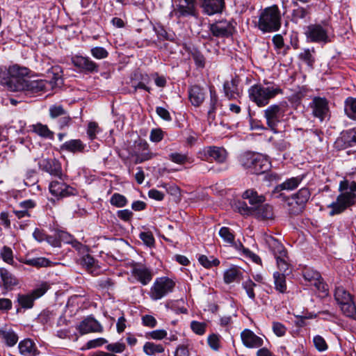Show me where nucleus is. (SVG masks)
<instances>
[{
    "label": "nucleus",
    "instance_id": "33",
    "mask_svg": "<svg viewBox=\"0 0 356 356\" xmlns=\"http://www.w3.org/2000/svg\"><path fill=\"white\" fill-rule=\"evenodd\" d=\"M238 80L232 79L230 81H226L224 83V90L225 95L229 99H235L239 97L241 90L238 88Z\"/></svg>",
    "mask_w": 356,
    "mask_h": 356
},
{
    "label": "nucleus",
    "instance_id": "45",
    "mask_svg": "<svg viewBox=\"0 0 356 356\" xmlns=\"http://www.w3.org/2000/svg\"><path fill=\"white\" fill-rule=\"evenodd\" d=\"M143 244L147 248H152L155 245V239L151 231L145 229L144 231L140 232L138 235Z\"/></svg>",
    "mask_w": 356,
    "mask_h": 356
},
{
    "label": "nucleus",
    "instance_id": "6",
    "mask_svg": "<svg viewBox=\"0 0 356 356\" xmlns=\"http://www.w3.org/2000/svg\"><path fill=\"white\" fill-rule=\"evenodd\" d=\"M334 296L343 315L356 320V300L353 299L349 291L343 286H337Z\"/></svg>",
    "mask_w": 356,
    "mask_h": 356
},
{
    "label": "nucleus",
    "instance_id": "26",
    "mask_svg": "<svg viewBox=\"0 0 356 356\" xmlns=\"http://www.w3.org/2000/svg\"><path fill=\"white\" fill-rule=\"evenodd\" d=\"M225 6V0H203L202 8L208 15L220 13Z\"/></svg>",
    "mask_w": 356,
    "mask_h": 356
},
{
    "label": "nucleus",
    "instance_id": "46",
    "mask_svg": "<svg viewBox=\"0 0 356 356\" xmlns=\"http://www.w3.org/2000/svg\"><path fill=\"white\" fill-rule=\"evenodd\" d=\"M218 234L225 243L229 245H234L235 236L230 228L227 227H222L220 229Z\"/></svg>",
    "mask_w": 356,
    "mask_h": 356
},
{
    "label": "nucleus",
    "instance_id": "34",
    "mask_svg": "<svg viewBox=\"0 0 356 356\" xmlns=\"http://www.w3.org/2000/svg\"><path fill=\"white\" fill-rule=\"evenodd\" d=\"M189 99L195 106H200L204 99L203 89L198 86H193L189 90Z\"/></svg>",
    "mask_w": 356,
    "mask_h": 356
},
{
    "label": "nucleus",
    "instance_id": "57",
    "mask_svg": "<svg viewBox=\"0 0 356 356\" xmlns=\"http://www.w3.org/2000/svg\"><path fill=\"white\" fill-rule=\"evenodd\" d=\"M111 204L117 207H122L127 203V200L124 196L119 193H114L111 197Z\"/></svg>",
    "mask_w": 356,
    "mask_h": 356
},
{
    "label": "nucleus",
    "instance_id": "9",
    "mask_svg": "<svg viewBox=\"0 0 356 356\" xmlns=\"http://www.w3.org/2000/svg\"><path fill=\"white\" fill-rule=\"evenodd\" d=\"M305 35L310 42L326 44L330 42L327 30L319 24H312L305 29Z\"/></svg>",
    "mask_w": 356,
    "mask_h": 356
},
{
    "label": "nucleus",
    "instance_id": "37",
    "mask_svg": "<svg viewBox=\"0 0 356 356\" xmlns=\"http://www.w3.org/2000/svg\"><path fill=\"white\" fill-rule=\"evenodd\" d=\"M0 337L7 346L13 347L18 341V336L13 330H0Z\"/></svg>",
    "mask_w": 356,
    "mask_h": 356
},
{
    "label": "nucleus",
    "instance_id": "52",
    "mask_svg": "<svg viewBox=\"0 0 356 356\" xmlns=\"http://www.w3.org/2000/svg\"><path fill=\"white\" fill-rule=\"evenodd\" d=\"M236 209L243 216H253L254 207H248L245 202L239 201L236 204Z\"/></svg>",
    "mask_w": 356,
    "mask_h": 356
},
{
    "label": "nucleus",
    "instance_id": "62",
    "mask_svg": "<svg viewBox=\"0 0 356 356\" xmlns=\"http://www.w3.org/2000/svg\"><path fill=\"white\" fill-rule=\"evenodd\" d=\"M273 43L277 52H281V50L284 47V38L282 35L276 34L273 37Z\"/></svg>",
    "mask_w": 356,
    "mask_h": 356
},
{
    "label": "nucleus",
    "instance_id": "43",
    "mask_svg": "<svg viewBox=\"0 0 356 356\" xmlns=\"http://www.w3.org/2000/svg\"><path fill=\"white\" fill-rule=\"evenodd\" d=\"M165 350L162 344H157L153 342H146L143 346V351L147 355H154L156 354L162 353Z\"/></svg>",
    "mask_w": 356,
    "mask_h": 356
},
{
    "label": "nucleus",
    "instance_id": "1",
    "mask_svg": "<svg viewBox=\"0 0 356 356\" xmlns=\"http://www.w3.org/2000/svg\"><path fill=\"white\" fill-rule=\"evenodd\" d=\"M29 69L15 65L0 68V84L12 92L24 91L28 79Z\"/></svg>",
    "mask_w": 356,
    "mask_h": 356
},
{
    "label": "nucleus",
    "instance_id": "50",
    "mask_svg": "<svg viewBox=\"0 0 356 356\" xmlns=\"http://www.w3.org/2000/svg\"><path fill=\"white\" fill-rule=\"evenodd\" d=\"M65 113H50L52 118H58V124L60 129L67 127L72 122V118L69 115H60V114H65Z\"/></svg>",
    "mask_w": 356,
    "mask_h": 356
},
{
    "label": "nucleus",
    "instance_id": "3",
    "mask_svg": "<svg viewBox=\"0 0 356 356\" xmlns=\"http://www.w3.org/2000/svg\"><path fill=\"white\" fill-rule=\"evenodd\" d=\"M240 164L248 173L260 175L267 171L270 163L267 156L254 152H245L239 156Z\"/></svg>",
    "mask_w": 356,
    "mask_h": 356
},
{
    "label": "nucleus",
    "instance_id": "18",
    "mask_svg": "<svg viewBox=\"0 0 356 356\" xmlns=\"http://www.w3.org/2000/svg\"><path fill=\"white\" fill-rule=\"evenodd\" d=\"M154 275V270L149 266L135 264V282L141 286L148 285Z\"/></svg>",
    "mask_w": 356,
    "mask_h": 356
},
{
    "label": "nucleus",
    "instance_id": "7",
    "mask_svg": "<svg viewBox=\"0 0 356 356\" xmlns=\"http://www.w3.org/2000/svg\"><path fill=\"white\" fill-rule=\"evenodd\" d=\"M175 285V282L168 277H156L150 288L149 296L152 300H161L171 293Z\"/></svg>",
    "mask_w": 356,
    "mask_h": 356
},
{
    "label": "nucleus",
    "instance_id": "47",
    "mask_svg": "<svg viewBox=\"0 0 356 356\" xmlns=\"http://www.w3.org/2000/svg\"><path fill=\"white\" fill-rule=\"evenodd\" d=\"M32 131L40 136L44 138H51L53 137V132H51L47 125L38 123L31 126Z\"/></svg>",
    "mask_w": 356,
    "mask_h": 356
},
{
    "label": "nucleus",
    "instance_id": "11",
    "mask_svg": "<svg viewBox=\"0 0 356 356\" xmlns=\"http://www.w3.org/2000/svg\"><path fill=\"white\" fill-rule=\"evenodd\" d=\"M234 22L227 20H220L210 24L209 31L213 36L216 38H229L234 32Z\"/></svg>",
    "mask_w": 356,
    "mask_h": 356
},
{
    "label": "nucleus",
    "instance_id": "20",
    "mask_svg": "<svg viewBox=\"0 0 356 356\" xmlns=\"http://www.w3.org/2000/svg\"><path fill=\"white\" fill-rule=\"evenodd\" d=\"M77 329L81 334L90 332L102 333L104 331L102 325L92 316L85 318L79 323Z\"/></svg>",
    "mask_w": 356,
    "mask_h": 356
},
{
    "label": "nucleus",
    "instance_id": "12",
    "mask_svg": "<svg viewBox=\"0 0 356 356\" xmlns=\"http://www.w3.org/2000/svg\"><path fill=\"white\" fill-rule=\"evenodd\" d=\"M72 63L79 72L84 74H95L99 72V65L90 57L76 55L72 58Z\"/></svg>",
    "mask_w": 356,
    "mask_h": 356
},
{
    "label": "nucleus",
    "instance_id": "15",
    "mask_svg": "<svg viewBox=\"0 0 356 356\" xmlns=\"http://www.w3.org/2000/svg\"><path fill=\"white\" fill-rule=\"evenodd\" d=\"M302 275L305 280L308 282L309 285L315 286L318 291L325 293L327 291V285L318 271L312 268H305L303 270Z\"/></svg>",
    "mask_w": 356,
    "mask_h": 356
},
{
    "label": "nucleus",
    "instance_id": "48",
    "mask_svg": "<svg viewBox=\"0 0 356 356\" xmlns=\"http://www.w3.org/2000/svg\"><path fill=\"white\" fill-rule=\"evenodd\" d=\"M277 262V266L280 273L288 274L289 264L288 262L287 254L285 255L280 254L278 257H275Z\"/></svg>",
    "mask_w": 356,
    "mask_h": 356
},
{
    "label": "nucleus",
    "instance_id": "42",
    "mask_svg": "<svg viewBox=\"0 0 356 356\" xmlns=\"http://www.w3.org/2000/svg\"><path fill=\"white\" fill-rule=\"evenodd\" d=\"M315 50L314 48L310 49H304L302 51H301L298 58L300 60L305 63L309 67H312L314 63L315 62L314 54Z\"/></svg>",
    "mask_w": 356,
    "mask_h": 356
},
{
    "label": "nucleus",
    "instance_id": "49",
    "mask_svg": "<svg viewBox=\"0 0 356 356\" xmlns=\"http://www.w3.org/2000/svg\"><path fill=\"white\" fill-rule=\"evenodd\" d=\"M257 286L255 284L250 278L245 280L242 283V287L245 291L248 298L252 300H255L254 288Z\"/></svg>",
    "mask_w": 356,
    "mask_h": 356
},
{
    "label": "nucleus",
    "instance_id": "19",
    "mask_svg": "<svg viewBox=\"0 0 356 356\" xmlns=\"http://www.w3.org/2000/svg\"><path fill=\"white\" fill-rule=\"evenodd\" d=\"M154 155L150 151L147 141L142 139L135 141V163L148 161L153 158Z\"/></svg>",
    "mask_w": 356,
    "mask_h": 356
},
{
    "label": "nucleus",
    "instance_id": "40",
    "mask_svg": "<svg viewBox=\"0 0 356 356\" xmlns=\"http://www.w3.org/2000/svg\"><path fill=\"white\" fill-rule=\"evenodd\" d=\"M197 259L199 263L205 268H211L216 267L220 264V260L213 256H207L204 254H198Z\"/></svg>",
    "mask_w": 356,
    "mask_h": 356
},
{
    "label": "nucleus",
    "instance_id": "58",
    "mask_svg": "<svg viewBox=\"0 0 356 356\" xmlns=\"http://www.w3.org/2000/svg\"><path fill=\"white\" fill-rule=\"evenodd\" d=\"M1 256L5 262L8 264H13V254L10 248L4 246L1 251Z\"/></svg>",
    "mask_w": 356,
    "mask_h": 356
},
{
    "label": "nucleus",
    "instance_id": "14",
    "mask_svg": "<svg viewBox=\"0 0 356 356\" xmlns=\"http://www.w3.org/2000/svg\"><path fill=\"white\" fill-rule=\"evenodd\" d=\"M199 156L204 160H214L217 163H224L227 156V153L223 147L208 146L199 152Z\"/></svg>",
    "mask_w": 356,
    "mask_h": 356
},
{
    "label": "nucleus",
    "instance_id": "23",
    "mask_svg": "<svg viewBox=\"0 0 356 356\" xmlns=\"http://www.w3.org/2000/svg\"><path fill=\"white\" fill-rule=\"evenodd\" d=\"M241 338L244 346L248 348H258L264 345V339L249 329L241 332Z\"/></svg>",
    "mask_w": 356,
    "mask_h": 356
},
{
    "label": "nucleus",
    "instance_id": "41",
    "mask_svg": "<svg viewBox=\"0 0 356 356\" xmlns=\"http://www.w3.org/2000/svg\"><path fill=\"white\" fill-rule=\"evenodd\" d=\"M310 105L314 111H327L329 109L328 101L325 97H314Z\"/></svg>",
    "mask_w": 356,
    "mask_h": 356
},
{
    "label": "nucleus",
    "instance_id": "27",
    "mask_svg": "<svg viewBox=\"0 0 356 356\" xmlns=\"http://www.w3.org/2000/svg\"><path fill=\"white\" fill-rule=\"evenodd\" d=\"M49 89L47 80H31L28 77L26 86L24 91H26L31 94H37L42 92H46Z\"/></svg>",
    "mask_w": 356,
    "mask_h": 356
},
{
    "label": "nucleus",
    "instance_id": "32",
    "mask_svg": "<svg viewBox=\"0 0 356 356\" xmlns=\"http://www.w3.org/2000/svg\"><path fill=\"white\" fill-rule=\"evenodd\" d=\"M253 216L259 220L271 219L273 217V207L268 204L255 206Z\"/></svg>",
    "mask_w": 356,
    "mask_h": 356
},
{
    "label": "nucleus",
    "instance_id": "28",
    "mask_svg": "<svg viewBox=\"0 0 356 356\" xmlns=\"http://www.w3.org/2000/svg\"><path fill=\"white\" fill-rule=\"evenodd\" d=\"M264 241L275 257H278L280 254H286V250L282 243L272 236L266 235Z\"/></svg>",
    "mask_w": 356,
    "mask_h": 356
},
{
    "label": "nucleus",
    "instance_id": "61",
    "mask_svg": "<svg viewBox=\"0 0 356 356\" xmlns=\"http://www.w3.org/2000/svg\"><path fill=\"white\" fill-rule=\"evenodd\" d=\"M208 344L210 348L213 350H218L220 348V339L219 336L216 334H210L207 339Z\"/></svg>",
    "mask_w": 356,
    "mask_h": 356
},
{
    "label": "nucleus",
    "instance_id": "30",
    "mask_svg": "<svg viewBox=\"0 0 356 356\" xmlns=\"http://www.w3.org/2000/svg\"><path fill=\"white\" fill-rule=\"evenodd\" d=\"M243 273L241 269L236 266L232 265L225 270L223 274V280L225 284H231L234 282H239L242 278Z\"/></svg>",
    "mask_w": 356,
    "mask_h": 356
},
{
    "label": "nucleus",
    "instance_id": "29",
    "mask_svg": "<svg viewBox=\"0 0 356 356\" xmlns=\"http://www.w3.org/2000/svg\"><path fill=\"white\" fill-rule=\"evenodd\" d=\"M81 264L86 268L89 273L96 276L100 273V268L98 261L90 254H86L81 259Z\"/></svg>",
    "mask_w": 356,
    "mask_h": 356
},
{
    "label": "nucleus",
    "instance_id": "56",
    "mask_svg": "<svg viewBox=\"0 0 356 356\" xmlns=\"http://www.w3.org/2000/svg\"><path fill=\"white\" fill-rule=\"evenodd\" d=\"M91 55L97 59L106 58L108 56V52L106 49L102 47H95L90 50Z\"/></svg>",
    "mask_w": 356,
    "mask_h": 356
},
{
    "label": "nucleus",
    "instance_id": "21",
    "mask_svg": "<svg viewBox=\"0 0 356 356\" xmlns=\"http://www.w3.org/2000/svg\"><path fill=\"white\" fill-rule=\"evenodd\" d=\"M196 3L185 2L183 1H175V7L172 12L177 18L194 17L196 15Z\"/></svg>",
    "mask_w": 356,
    "mask_h": 356
},
{
    "label": "nucleus",
    "instance_id": "39",
    "mask_svg": "<svg viewBox=\"0 0 356 356\" xmlns=\"http://www.w3.org/2000/svg\"><path fill=\"white\" fill-rule=\"evenodd\" d=\"M192 56L197 67L203 68L205 66V58L203 54L195 47H189L186 49Z\"/></svg>",
    "mask_w": 356,
    "mask_h": 356
},
{
    "label": "nucleus",
    "instance_id": "51",
    "mask_svg": "<svg viewBox=\"0 0 356 356\" xmlns=\"http://www.w3.org/2000/svg\"><path fill=\"white\" fill-rule=\"evenodd\" d=\"M168 159L172 162L179 165L184 164L188 162L189 160V158L186 154H181L179 152L170 153L168 155Z\"/></svg>",
    "mask_w": 356,
    "mask_h": 356
},
{
    "label": "nucleus",
    "instance_id": "10",
    "mask_svg": "<svg viewBox=\"0 0 356 356\" xmlns=\"http://www.w3.org/2000/svg\"><path fill=\"white\" fill-rule=\"evenodd\" d=\"M310 196L309 190L307 188H302L296 193L292 195L291 197H287L288 204L292 207L291 213L298 214L302 212Z\"/></svg>",
    "mask_w": 356,
    "mask_h": 356
},
{
    "label": "nucleus",
    "instance_id": "36",
    "mask_svg": "<svg viewBox=\"0 0 356 356\" xmlns=\"http://www.w3.org/2000/svg\"><path fill=\"white\" fill-rule=\"evenodd\" d=\"M273 280L275 290L281 293H286V275L275 271L273 273Z\"/></svg>",
    "mask_w": 356,
    "mask_h": 356
},
{
    "label": "nucleus",
    "instance_id": "2",
    "mask_svg": "<svg viewBox=\"0 0 356 356\" xmlns=\"http://www.w3.org/2000/svg\"><path fill=\"white\" fill-rule=\"evenodd\" d=\"M339 191L341 193L336 200L327 206L330 209L329 211L330 216L341 214L355 202L356 183L355 181L350 182L346 179L340 181Z\"/></svg>",
    "mask_w": 356,
    "mask_h": 356
},
{
    "label": "nucleus",
    "instance_id": "44",
    "mask_svg": "<svg viewBox=\"0 0 356 356\" xmlns=\"http://www.w3.org/2000/svg\"><path fill=\"white\" fill-rule=\"evenodd\" d=\"M280 113H264V117L268 127L275 132L280 123H281Z\"/></svg>",
    "mask_w": 356,
    "mask_h": 356
},
{
    "label": "nucleus",
    "instance_id": "13",
    "mask_svg": "<svg viewBox=\"0 0 356 356\" xmlns=\"http://www.w3.org/2000/svg\"><path fill=\"white\" fill-rule=\"evenodd\" d=\"M50 193L58 199L78 195V191L63 181H52L49 186Z\"/></svg>",
    "mask_w": 356,
    "mask_h": 356
},
{
    "label": "nucleus",
    "instance_id": "38",
    "mask_svg": "<svg viewBox=\"0 0 356 356\" xmlns=\"http://www.w3.org/2000/svg\"><path fill=\"white\" fill-rule=\"evenodd\" d=\"M21 263L35 267H47L50 265L51 261L45 257H35V258H22L19 259Z\"/></svg>",
    "mask_w": 356,
    "mask_h": 356
},
{
    "label": "nucleus",
    "instance_id": "17",
    "mask_svg": "<svg viewBox=\"0 0 356 356\" xmlns=\"http://www.w3.org/2000/svg\"><path fill=\"white\" fill-rule=\"evenodd\" d=\"M40 169L50 175L58 177L63 180L62 167L60 161L56 159H44L38 163Z\"/></svg>",
    "mask_w": 356,
    "mask_h": 356
},
{
    "label": "nucleus",
    "instance_id": "22",
    "mask_svg": "<svg viewBox=\"0 0 356 356\" xmlns=\"http://www.w3.org/2000/svg\"><path fill=\"white\" fill-rule=\"evenodd\" d=\"M305 175H301L296 177H293L289 179H286L284 182L276 186L273 191V195L278 197L282 196V193L277 195L282 191H293L297 188L302 183L305 178Z\"/></svg>",
    "mask_w": 356,
    "mask_h": 356
},
{
    "label": "nucleus",
    "instance_id": "16",
    "mask_svg": "<svg viewBox=\"0 0 356 356\" xmlns=\"http://www.w3.org/2000/svg\"><path fill=\"white\" fill-rule=\"evenodd\" d=\"M0 289L3 295L13 290L19 284L18 279L4 268H0Z\"/></svg>",
    "mask_w": 356,
    "mask_h": 356
},
{
    "label": "nucleus",
    "instance_id": "8",
    "mask_svg": "<svg viewBox=\"0 0 356 356\" xmlns=\"http://www.w3.org/2000/svg\"><path fill=\"white\" fill-rule=\"evenodd\" d=\"M48 289L47 284L42 282L28 293L17 294V302L20 307L17 309V312H21L22 309H31L34 305L35 300L42 296L47 291Z\"/></svg>",
    "mask_w": 356,
    "mask_h": 356
},
{
    "label": "nucleus",
    "instance_id": "59",
    "mask_svg": "<svg viewBox=\"0 0 356 356\" xmlns=\"http://www.w3.org/2000/svg\"><path fill=\"white\" fill-rule=\"evenodd\" d=\"M147 337L154 340H161L167 337L168 333L163 329L155 330L147 333Z\"/></svg>",
    "mask_w": 356,
    "mask_h": 356
},
{
    "label": "nucleus",
    "instance_id": "31",
    "mask_svg": "<svg viewBox=\"0 0 356 356\" xmlns=\"http://www.w3.org/2000/svg\"><path fill=\"white\" fill-rule=\"evenodd\" d=\"M86 147V145L80 139H72L66 141L60 146L62 151L78 153L83 152Z\"/></svg>",
    "mask_w": 356,
    "mask_h": 356
},
{
    "label": "nucleus",
    "instance_id": "55",
    "mask_svg": "<svg viewBox=\"0 0 356 356\" xmlns=\"http://www.w3.org/2000/svg\"><path fill=\"white\" fill-rule=\"evenodd\" d=\"M313 343L315 348L319 352H324L327 350L328 346L323 337L321 335H316L313 338Z\"/></svg>",
    "mask_w": 356,
    "mask_h": 356
},
{
    "label": "nucleus",
    "instance_id": "24",
    "mask_svg": "<svg viewBox=\"0 0 356 356\" xmlns=\"http://www.w3.org/2000/svg\"><path fill=\"white\" fill-rule=\"evenodd\" d=\"M48 87L49 89L60 88L63 85V70L59 65L51 67L47 71Z\"/></svg>",
    "mask_w": 356,
    "mask_h": 356
},
{
    "label": "nucleus",
    "instance_id": "35",
    "mask_svg": "<svg viewBox=\"0 0 356 356\" xmlns=\"http://www.w3.org/2000/svg\"><path fill=\"white\" fill-rule=\"evenodd\" d=\"M242 197L243 199L248 200L252 207L259 206L263 204L266 200L264 195H259L258 193L253 189L245 191Z\"/></svg>",
    "mask_w": 356,
    "mask_h": 356
},
{
    "label": "nucleus",
    "instance_id": "25",
    "mask_svg": "<svg viewBox=\"0 0 356 356\" xmlns=\"http://www.w3.org/2000/svg\"><path fill=\"white\" fill-rule=\"evenodd\" d=\"M19 353L22 356H38L40 351L35 342L31 339H24L18 344Z\"/></svg>",
    "mask_w": 356,
    "mask_h": 356
},
{
    "label": "nucleus",
    "instance_id": "4",
    "mask_svg": "<svg viewBox=\"0 0 356 356\" xmlns=\"http://www.w3.org/2000/svg\"><path fill=\"white\" fill-rule=\"evenodd\" d=\"M281 26V13L277 6L274 5L263 10L257 22L258 29L263 33L277 31Z\"/></svg>",
    "mask_w": 356,
    "mask_h": 356
},
{
    "label": "nucleus",
    "instance_id": "64",
    "mask_svg": "<svg viewBox=\"0 0 356 356\" xmlns=\"http://www.w3.org/2000/svg\"><path fill=\"white\" fill-rule=\"evenodd\" d=\"M106 349L112 353H120L125 349V345L122 343L117 342L107 345Z\"/></svg>",
    "mask_w": 356,
    "mask_h": 356
},
{
    "label": "nucleus",
    "instance_id": "63",
    "mask_svg": "<svg viewBox=\"0 0 356 356\" xmlns=\"http://www.w3.org/2000/svg\"><path fill=\"white\" fill-rule=\"evenodd\" d=\"M308 14L307 8L299 6L293 10V17L296 20L305 18Z\"/></svg>",
    "mask_w": 356,
    "mask_h": 356
},
{
    "label": "nucleus",
    "instance_id": "53",
    "mask_svg": "<svg viewBox=\"0 0 356 356\" xmlns=\"http://www.w3.org/2000/svg\"><path fill=\"white\" fill-rule=\"evenodd\" d=\"M101 131L98 124L95 122H89L87 127V135L90 140L96 138L97 134Z\"/></svg>",
    "mask_w": 356,
    "mask_h": 356
},
{
    "label": "nucleus",
    "instance_id": "5",
    "mask_svg": "<svg viewBox=\"0 0 356 356\" xmlns=\"http://www.w3.org/2000/svg\"><path fill=\"white\" fill-rule=\"evenodd\" d=\"M282 92L279 87L265 86L261 84H255L248 90L250 99L259 107L265 106L270 99L278 94H282Z\"/></svg>",
    "mask_w": 356,
    "mask_h": 356
},
{
    "label": "nucleus",
    "instance_id": "54",
    "mask_svg": "<svg viewBox=\"0 0 356 356\" xmlns=\"http://www.w3.org/2000/svg\"><path fill=\"white\" fill-rule=\"evenodd\" d=\"M191 328L192 331L196 334L203 335L206 332L207 323L204 322L193 321L191 323Z\"/></svg>",
    "mask_w": 356,
    "mask_h": 356
},
{
    "label": "nucleus",
    "instance_id": "60",
    "mask_svg": "<svg viewBox=\"0 0 356 356\" xmlns=\"http://www.w3.org/2000/svg\"><path fill=\"white\" fill-rule=\"evenodd\" d=\"M272 328L274 334L278 337H283L286 334V327L284 324L280 322H273Z\"/></svg>",
    "mask_w": 356,
    "mask_h": 356
}]
</instances>
